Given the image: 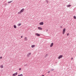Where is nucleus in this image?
I'll return each mask as SVG.
<instances>
[{
	"label": "nucleus",
	"mask_w": 76,
	"mask_h": 76,
	"mask_svg": "<svg viewBox=\"0 0 76 76\" xmlns=\"http://www.w3.org/2000/svg\"><path fill=\"white\" fill-rule=\"evenodd\" d=\"M24 10H25V9H24V8L22 9L20 12H18V14H20L21 13H22L24 11Z\"/></svg>",
	"instance_id": "f257e3e1"
},
{
	"label": "nucleus",
	"mask_w": 76,
	"mask_h": 76,
	"mask_svg": "<svg viewBox=\"0 0 76 76\" xmlns=\"http://www.w3.org/2000/svg\"><path fill=\"white\" fill-rule=\"evenodd\" d=\"M66 31V28H64L63 29V31H62V34H64V33H65V31Z\"/></svg>",
	"instance_id": "f03ea898"
},
{
	"label": "nucleus",
	"mask_w": 76,
	"mask_h": 76,
	"mask_svg": "<svg viewBox=\"0 0 76 76\" xmlns=\"http://www.w3.org/2000/svg\"><path fill=\"white\" fill-rule=\"evenodd\" d=\"M62 57H63V55H60L58 57V58L60 59V58H62Z\"/></svg>",
	"instance_id": "7ed1b4c3"
},
{
	"label": "nucleus",
	"mask_w": 76,
	"mask_h": 76,
	"mask_svg": "<svg viewBox=\"0 0 76 76\" xmlns=\"http://www.w3.org/2000/svg\"><path fill=\"white\" fill-rule=\"evenodd\" d=\"M17 75H18V72H16L14 74H13L12 76H16Z\"/></svg>",
	"instance_id": "20e7f679"
},
{
	"label": "nucleus",
	"mask_w": 76,
	"mask_h": 76,
	"mask_svg": "<svg viewBox=\"0 0 76 76\" xmlns=\"http://www.w3.org/2000/svg\"><path fill=\"white\" fill-rule=\"evenodd\" d=\"M40 25H44V23L43 22H41L39 23Z\"/></svg>",
	"instance_id": "39448f33"
},
{
	"label": "nucleus",
	"mask_w": 76,
	"mask_h": 76,
	"mask_svg": "<svg viewBox=\"0 0 76 76\" xmlns=\"http://www.w3.org/2000/svg\"><path fill=\"white\" fill-rule=\"evenodd\" d=\"M35 35L37 36H38V37H39V36H40V34L38 33H36Z\"/></svg>",
	"instance_id": "423d86ee"
},
{
	"label": "nucleus",
	"mask_w": 76,
	"mask_h": 76,
	"mask_svg": "<svg viewBox=\"0 0 76 76\" xmlns=\"http://www.w3.org/2000/svg\"><path fill=\"white\" fill-rule=\"evenodd\" d=\"M38 29H39V30H42V28L40 27H38Z\"/></svg>",
	"instance_id": "0eeeda50"
},
{
	"label": "nucleus",
	"mask_w": 76,
	"mask_h": 76,
	"mask_svg": "<svg viewBox=\"0 0 76 76\" xmlns=\"http://www.w3.org/2000/svg\"><path fill=\"white\" fill-rule=\"evenodd\" d=\"M31 53H28L27 55V57H29V56H30L31 55Z\"/></svg>",
	"instance_id": "6e6552de"
},
{
	"label": "nucleus",
	"mask_w": 76,
	"mask_h": 76,
	"mask_svg": "<svg viewBox=\"0 0 76 76\" xmlns=\"http://www.w3.org/2000/svg\"><path fill=\"white\" fill-rule=\"evenodd\" d=\"M53 46V43H52L50 45V47H52Z\"/></svg>",
	"instance_id": "1a4fd4ad"
},
{
	"label": "nucleus",
	"mask_w": 76,
	"mask_h": 76,
	"mask_svg": "<svg viewBox=\"0 0 76 76\" xmlns=\"http://www.w3.org/2000/svg\"><path fill=\"white\" fill-rule=\"evenodd\" d=\"M25 41H27L28 40V39L27 38V37H25L24 39Z\"/></svg>",
	"instance_id": "9d476101"
},
{
	"label": "nucleus",
	"mask_w": 76,
	"mask_h": 76,
	"mask_svg": "<svg viewBox=\"0 0 76 76\" xmlns=\"http://www.w3.org/2000/svg\"><path fill=\"white\" fill-rule=\"evenodd\" d=\"M0 67L1 68H3V65H1V66H0Z\"/></svg>",
	"instance_id": "9b49d317"
},
{
	"label": "nucleus",
	"mask_w": 76,
	"mask_h": 76,
	"mask_svg": "<svg viewBox=\"0 0 76 76\" xmlns=\"http://www.w3.org/2000/svg\"><path fill=\"white\" fill-rule=\"evenodd\" d=\"M14 27L15 29H16V28H17V27H16V26L15 25L14 26Z\"/></svg>",
	"instance_id": "f8f14e48"
},
{
	"label": "nucleus",
	"mask_w": 76,
	"mask_h": 76,
	"mask_svg": "<svg viewBox=\"0 0 76 76\" xmlns=\"http://www.w3.org/2000/svg\"><path fill=\"white\" fill-rule=\"evenodd\" d=\"M13 1H9L8 2V3H12V2Z\"/></svg>",
	"instance_id": "ddd939ff"
},
{
	"label": "nucleus",
	"mask_w": 76,
	"mask_h": 76,
	"mask_svg": "<svg viewBox=\"0 0 76 76\" xmlns=\"http://www.w3.org/2000/svg\"><path fill=\"white\" fill-rule=\"evenodd\" d=\"M47 56H48V54H46V55L45 56V58H46V57H47Z\"/></svg>",
	"instance_id": "4468645a"
},
{
	"label": "nucleus",
	"mask_w": 76,
	"mask_h": 76,
	"mask_svg": "<svg viewBox=\"0 0 76 76\" xmlns=\"http://www.w3.org/2000/svg\"><path fill=\"white\" fill-rule=\"evenodd\" d=\"M35 47V45H33L31 46V47L32 48H34V47Z\"/></svg>",
	"instance_id": "2eb2a0df"
},
{
	"label": "nucleus",
	"mask_w": 76,
	"mask_h": 76,
	"mask_svg": "<svg viewBox=\"0 0 76 76\" xmlns=\"http://www.w3.org/2000/svg\"><path fill=\"white\" fill-rule=\"evenodd\" d=\"M18 76H23V74H21L20 75H18Z\"/></svg>",
	"instance_id": "dca6fc26"
},
{
	"label": "nucleus",
	"mask_w": 76,
	"mask_h": 76,
	"mask_svg": "<svg viewBox=\"0 0 76 76\" xmlns=\"http://www.w3.org/2000/svg\"><path fill=\"white\" fill-rule=\"evenodd\" d=\"M68 7H70V6H71V5H68L67 6Z\"/></svg>",
	"instance_id": "f3484780"
},
{
	"label": "nucleus",
	"mask_w": 76,
	"mask_h": 76,
	"mask_svg": "<svg viewBox=\"0 0 76 76\" xmlns=\"http://www.w3.org/2000/svg\"><path fill=\"white\" fill-rule=\"evenodd\" d=\"M20 25H21V23H19L18 25V26H20Z\"/></svg>",
	"instance_id": "a211bd4d"
},
{
	"label": "nucleus",
	"mask_w": 76,
	"mask_h": 76,
	"mask_svg": "<svg viewBox=\"0 0 76 76\" xmlns=\"http://www.w3.org/2000/svg\"><path fill=\"white\" fill-rule=\"evenodd\" d=\"M74 19H76V17L75 16H74Z\"/></svg>",
	"instance_id": "6ab92c4d"
},
{
	"label": "nucleus",
	"mask_w": 76,
	"mask_h": 76,
	"mask_svg": "<svg viewBox=\"0 0 76 76\" xmlns=\"http://www.w3.org/2000/svg\"><path fill=\"white\" fill-rule=\"evenodd\" d=\"M54 70V69H51V71H53V70Z\"/></svg>",
	"instance_id": "aec40b11"
},
{
	"label": "nucleus",
	"mask_w": 76,
	"mask_h": 76,
	"mask_svg": "<svg viewBox=\"0 0 76 76\" xmlns=\"http://www.w3.org/2000/svg\"><path fill=\"white\" fill-rule=\"evenodd\" d=\"M46 2L47 3H48V0H46Z\"/></svg>",
	"instance_id": "412c9836"
},
{
	"label": "nucleus",
	"mask_w": 76,
	"mask_h": 76,
	"mask_svg": "<svg viewBox=\"0 0 76 76\" xmlns=\"http://www.w3.org/2000/svg\"><path fill=\"white\" fill-rule=\"evenodd\" d=\"M1 58H2V57L1 56V57H0V59H1Z\"/></svg>",
	"instance_id": "4be33fe9"
},
{
	"label": "nucleus",
	"mask_w": 76,
	"mask_h": 76,
	"mask_svg": "<svg viewBox=\"0 0 76 76\" xmlns=\"http://www.w3.org/2000/svg\"><path fill=\"white\" fill-rule=\"evenodd\" d=\"M50 73V71H48V73Z\"/></svg>",
	"instance_id": "5701e85b"
},
{
	"label": "nucleus",
	"mask_w": 76,
	"mask_h": 76,
	"mask_svg": "<svg viewBox=\"0 0 76 76\" xmlns=\"http://www.w3.org/2000/svg\"><path fill=\"white\" fill-rule=\"evenodd\" d=\"M25 66H27V64H25L24 65Z\"/></svg>",
	"instance_id": "b1692460"
},
{
	"label": "nucleus",
	"mask_w": 76,
	"mask_h": 76,
	"mask_svg": "<svg viewBox=\"0 0 76 76\" xmlns=\"http://www.w3.org/2000/svg\"><path fill=\"white\" fill-rule=\"evenodd\" d=\"M67 35H69V33H68L67 34Z\"/></svg>",
	"instance_id": "393cba45"
},
{
	"label": "nucleus",
	"mask_w": 76,
	"mask_h": 76,
	"mask_svg": "<svg viewBox=\"0 0 76 76\" xmlns=\"http://www.w3.org/2000/svg\"><path fill=\"white\" fill-rule=\"evenodd\" d=\"M19 70H21V68H20L19 69Z\"/></svg>",
	"instance_id": "a878e982"
},
{
	"label": "nucleus",
	"mask_w": 76,
	"mask_h": 76,
	"mask_svg": "<svg viewBox=\"0 0 76 76\" xmlns=\"http://www.w3.org/2000/svg\"><path fill=\"white\" fill-rule=\"evenodd\" d=\"M23 37V36H22L21 37V38H22Z\"/></svg>",
	"instance_id": "bb28decb"
},
{
	"label": "nucleus",
	"mask_w": 76,
	"mask_h": 76,
	"mask_svg": "<svg viewBox=\"0 0 76 76\" xmlns=\"http://www.w3.org/2000/svg\"><path fill=\"white\" fill-rule=\"evenodd\" d=\"M48 29L46 30V31L47 32H48Z\"/></svg>",
	"instance_id": "cd10ccee"
},
{
	"label": "nucleus",
	"mask_w": 76,
	"mask_h": 76,
	"mask_svg": "<svg viewBox=\"0 0 76 76\" xmlns=\"http://www.w3.org/2000/svg\"><path fill=\"white\" fill-rule=\"evenodd\" d=\"M60 28H62V26H61Z\"/></svg>",
	"instance_id": "c85d7f7f"
},
{
	"label": "nucleus",
	"mask_w": 76,
	"mask_h": 76,
	"mask_svg": "<svg viewBox=\"0 0 76 76\" xmlns=\"http://www.w3.org/2000/svg\"><path fill=\"white\" fill-rule=\"evenodd\" d=\"M44 76V75H42V76Z\"/></svg>",
	"instance_id": "c756f323"
},
{
	"label": "nucleus",
	"mask_w": 76,
	"mask_h": 76,
	"mask_svg": "<svg viewBox=\"0 0 76 76\" xmlns=\"http://www.w3.org/2000/svg\"><path fill=\"white\" fill-rule=\"evenodd\" d=\"M51 76H53V75H51Z\"/></svg>",
	"instance_id": "7c9ffc66"
}]
</instances>
